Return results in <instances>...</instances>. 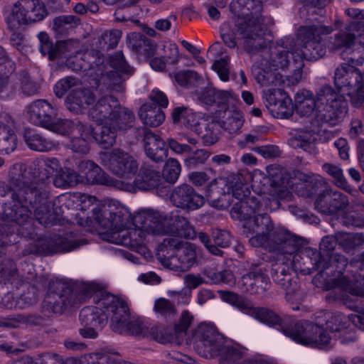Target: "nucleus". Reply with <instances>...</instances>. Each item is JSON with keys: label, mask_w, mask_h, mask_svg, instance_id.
<instances>
[{"label": "nucleus", "mask_w": 364, "mask_h": 364, "mask_svg": "<svg viewBox=\"0 0 364 364\" xmlns=\"http://www.w3.org/2000/svg\"><path fill=\"white\" fill-rule=\"evenodd\" d=\"M341 237V244L343 250L348 252L364 244V235L361 233H344Z\"/></svg>", "instance_id": "nucleus-64"}, {"label": "nucleus", "mask_w": 364, "mask_h": 364, "mask_svg": "<svg viewBox=\"0 0 364 364\" xmlns=\"http://www.w3.org/2000/svg\"><path fill=\"white\" fill-rule=\"evenodd\" d=\"M16 147V136L14 132L6 125L0 126V153L9 154Z\"/></svg>", "instance_id": "nucleus-47"}, {"label": "nucleus", "mask_w": 364, "mask_h": 364, "mask_svg": "<svg viewBox=\"0 0 364 364\" xmlns=\"http://www.w3.org/2000/svg\"><path fill=\"white\" fill-rule=\"evenodd\" d=\"M250 316L270 326H278L279 328L284 332L287 325L283 319L273 311L264 307L252 308Z\"/></svg>", "instance_id": "nucleus-35"}, {"label": "nucleus", "mask_w": 364, "mask_h": 364, "mask_svg": "<svg viewBox=\"0 0 364 364\" xmlns=\"http://www.w3.org/2000/svg\"><path fill=\"white\" fill-rule=\"evenodd\" d=\"M244 123L242 113L237 110L230 111L226 119L223 122V127L230 134H237Z\"/></svg>", "instance_id": "nucleus-50"}, {"label": "nucleus", "mask_w": 364, "mask_h": 364, "mask_svg": "<svg viewBox=\"0 0 364 364\" xmlns=\"http://www.w3.org/2000/svg\"><path fill=\"white\" fill-rule=\"evenodd\" d=\"M89 117L95 122L108 120L118 131L129 129L135 122L134 112L121 106L118 100L112 95L99 99L89 110Z\"/></svg>", "instance_id": "nucleus-9"}, {"label": "nucleus", "mask_w": 364, "mask_h": 364, "mask_svg": "<svg viewBox=\"0 0 364 364\" xmlns=\"http://www.w3.org/2000/svg\"><path fill=\"white\" fill-rule=\"evenodd\" d=\"M78 303L72 287L63 279L50 280L43 301L44 311L62 314L68 308Z\"/></svg>", "instance_id": "nucleus-12"}, {"label": "nucleus", "mask_w": 364, "mask_h": 364, "mask_svg": "<svg viewBox=\"0 0 364 364\" xmlns=\"http://www.w3.org/2000/svg\"><path fill=\"white\" fill-rule=\"evenodd\" d=\"M171 203L174 205H204L208 200L198 193L188 184H182L173 188L169 196Z\"/></svg>", "instance_id": "nucleus-26"}, {"label": "nucleus", "mask_w": 364, "mask_h": 364, "mask_svg": "<svg viewBox=\"0 0 364 364\" xmlns=\"http://www.w3.org/2000/svg\"><path fill=\"white\" fill-rule=\"evenodd\" d=\"M245 290L251 294H262L269 287V278L256 265L250 271L241 277Z\"/></svg>", "instance_id": "nucleus-27"}, {"label": "nucleus", "mask_w": 364, "mask_h": 364, "mask_svg": "<svg viewBox=\"0 0 364 364\" xmlns=\"http://www.w3.org/2000/svg\"><path fill=\"white\" fill-rule=\"evenodd\" d=\"M23 139L29 149L41 152L50 151L55 149L58 144L55 141L46 139L31 128L24 129Z\"/></svg>", "instance_id": "nucleus-32"}, {"label": "nucleus", "mask_w": 364, "mask_h": 364, "mask_svg": "<svg viewBox=\"0 0 364 364\" xmlns=\"http://www.w3.org/2000/svg\"><path fill=\"white\" fill-rule=\"evenodd\" d=\"M272 112L276 113L277 117L288 118L293 113V104L291 100L285 95L281 97L275 106L270 108Z\"/></svg>", "instance_id": "nucleus-62"}, {"label": "nucleus", "mask_w": 364, "mask_h": 364, "mask_svg": "<svg viewBox=\"0 0 364 364\" xmlns=\"http://www.w3.org/2000/svg\"><path fill=\"white\" fill-rule=\"evenodd\" d=\"M331 26L312 23L299 27L297 41L300 48L291 51L282 48L272 53L270 59H266L274 70H289L291 75L286 76L292 84L298 83L302 78L304 59L316 60L326 53V47L322 43V36L332 32Z\"/></svg>", "instance_id": "nucleus-3"}, {"label": "nucleus", "mask_w": 364, "mask_h": 364, "mask_svg": "<svg viewBox=\"0 0 364 364\" xmlns=\"http://www.w3.org/2000/svg\"><path fill=\"white\" fill-rule=\"evenodd\" d=\"M19 90L25 96H33L38 93L40 85L27 72L20 73Z\"/></svg>", "instance_id": "nucleus-48"}, {"label": "nucleus", "mask_w": 364, "mask_h": 364, "mask_svg": "<svg viewBox=\"0 0 364 364\" xmlns=\"http://www.w3.org/2000/svg\"><path fill=\"white\" fill-rule=\"evenodd\" d=\"M247 348L239 345L226 346L222 350L220 364H244L241 359L245 355Z\"/></svg>", "instance_id": "nucleus-39"}, {"label": "nucleus", "mask_w": 364, "mask_h": 364, "mask_svg": "<svg viewBox=\"0 0 364 364\" xmlns=\"http://www.w3.org/2000/svg\"><path fill=\"white\" fill-rule=\"evenodd\" d=\"M40 38V52L43 55H48L49 60H53L58 58L57 43L53 46L49 40L48 35L45 33L39 34Z\"/></svg>", "instance_id": "nucleus-63"}, {"label": "nucleus", "mask_w": 364, "mask_h": 364, "mask_svg": "<svg viewBox=\"0 0 364 364\" xmlns=\"http://www.w3.org/2000/svg\"><path fill=\"white\" fill-rule=\"evenodd\" d=\"M181 172V166L178 161L170 158L165 164L163 170V176L170 183H174L178 180Z\"/></svg>", "instance_id": "nucleus-52"}, {"label": "nucleus", "mask_w": 364, "mask_h": 364, "mask_svg": "<svg viewBox=\"0 0 364 364\" xmlns=\"http://www.w3.org/2000/svg\"><path fill=\"white\" fill-rule=\"evenodd\" d=\"M81 176L70 168H63L56 173L53 184L58 188L71 187L81 181Z\"/></svg>", "instance_id": "nucleus-41"}, {"label": "nucleus", "mask_w": 364, "mask_h": 364, "mask_svg": "<svg viewBox=\"0 0 364 364\" xmlns=\"http://www.w3.org/2000/svg\"><path fill=\"white\" fill-rule=\"evenodd\" d=\"M326 261L328 262L329 268L332 267L333 271L338 274H343L348 268L346 274L343 275L338 280V286L343 291V288L341 287V281L343 277L353 281L355 277H358L359 272H364V264L362 262L356 260L348 263L347 258L341 254H332L326 258Z\"/></svg>", "instance_id": "nucleus-21"}, {"label": "nucleus", "mask_w": 364, "mask_h": 364, "mask_svg": "<svg viewBox=\"0 0 364 364\" xmlns=\"http://www.w3.org/2000/svg\"><path fill=\"white\" fill-rule=\"evenodd\" d=\"M355 45V33L350 31V24L346 28L334 36L332 46L334 49L344 48L345 50H350L352 46Z\"/></svg>", "instance_id": "nucleus-45"}, {"label": "nucleus", "mask_w": 364, "mask_h": 364, "mask_svg": "<svg viewBox=\"0 0 364 364\" xmlns=\"http://www.w3.org/2000/svg\"><path fill=\"white\" fill-rule=\"evenodd\" d=\"M261 70L256 76L257 82L263 87L279 86L284 82V77L268 63L267 60L261 62Z\"/></svg>", "instance_id": "nucleus-34"}, {"label": "nucleus", "mask_w": 364, "mask_h": 364, "mask_svg": "<svg viewBox=\"0 0 364 364\" xmlns=\"http://www.w3.org/2000/svg\"><path fill=\"white\" fill-rule=\"evenodd\" d=\"M316 318V322L308 320L297 321L292 326H287L284 328V334L291 338L295 342L304 346H309L313 341V335L318 329L320 321L318 318L325 316L326 313L321 311Z\"/></svg>", "instance_id": "nucleus-20"}, {"label": "nucleus", "mask_w": 364, "mask_h": 364, "mask_svg": "<svg viewBox=\"0 0 364 364\" xmlns=\"http://www.w3.org/2000/svg\"><path fill=\"white\" fill-rule=\"evenodd\" d=\"M316 140V131H301L290 138L289 144L294 149H301L310 151L311 146Z\"/></svg>", "instance_id": "nucleus-40"}, {"label": "nucleus", "mask_w": 364, "mask_h": 364, "mask_svg": "<svg viewBox=\"0 0 364 364\" xmlns=\"http://www.w3.org/2000/svg\"><path fill=\"white\" fill-rule=\"evenodd\" d=\"M154 311L157 315L166 318L174 316L177 311L173 303L162 297L155 301Z\"/></svg>", "instance_id": "nucleus-55"}, {"label": "nucleus", "mask_w": 364, "mask_h": 364, "mask_svg": "<svg viewBox=\"0 0 364 364\" xmlns=\"http://www.w3.org/2000/svg\"><path fill=\"white\" fill-rule=\"evenodd\" d=\"M107 168L115 176L124 178H132L138 171L137 161L127 152L117 149L106 154Z\"/></svg>", "instance_id": "nucleus-17"}, {"label": "nucleus", "mask_w": 364, "mask_h": 364, "mask_svg": "<svg viewBox=\"0 0 364 364\" xmlns=\"http://www.w3.org/2000/svg\"><path fill=\"white\" fill-rule=\"evenodd\" d=\"M95 101V95L89 89L75 88L68 95L65 100L67 108L72 112L80 114L87 105Z\"/></svg>", "instance_id": "nucleus-28"}, {"label": "nucleus", "mask_w": 364, "mask_h": 364, "mask_svg": "<svg viewBox=\"0 0 364 364\" xmlns=\"http://www.w3.org/2000/svg\"><path fill=\"white\" fill-rule=\"evenodd\" d=\"M37 364H119L118 358L102 351L85 354L80 359L69 358L65 361L58 354H43Z\"/></svg>", "instance_id": "nucleus-18"}, {"label": "nucleus", "mask_w": 364, "mask_h": 364, "mask_svg": "<svg viewBox=\"0 0 364 364\" xmlns=\"http://www.w3.org/2000/svg\"><path fill=\"white\" fill-rule=\"evenodd\" d=\"M219 293L223 301L250 316L253 306L247 299L232 291H220Z\"/></svg>", "instance_id": "nucleus-38"}, {"label": "nucleus", "mask_w": 364, "mask_h": 364, "mask_svg": "<svg viewBox=\"0 0 364 364\" xmlns=\"http://www.w3.org/2000/svg\"><path fill=\"white\" fill-rule=\"evenodd\" d=\"M305 253L311 259L314 269L324 271L329 268L328 262L321 251L318 252L316 249L308 247L305 250Z\"/></svg>", "instance_id": "nucleus-61"}, {"label": "nucleus", "mask_w": 364, "mask_h": 364, "mask_svg": "<svg viewBox=\"0 0 364 364\" xmlns=\"http://www.w3.org/2000/svg\"><path fill=\"white\" fill-rule=\"evenodd\" d=\"M36 173L28 171L24 164H16L10 169L11 189L4 191L0 185V196H10L11 201L18 205H45L48 203V193L34 186Z\"/></svg>", "instance_id": "nucleus-8"}, {"label": "nucleus", "mask_w": 364, "mask_h": 364, "mask_svg": "<svg viewBox=\"0 0 364 364\" xmlns=\"http://www.w3.org/2000/svg\"><path fill=\"white\" fill-rule=\"evenodd\" d=\"M322 169L333 178L334 184L338 187L343 188L346 187L347 182L343 176V170L339 166L325 163L322 165Z\"/></svg>", "instance_id": "nucleus-56"}, {"label": "nucleus", "mask_w": 364, "mask_h": 364, "mask_svg": "<svg viewBox=\"0 0 364 364\" xmlns=\"http://www.w3.org/2000/svg\"><path fill=\"white\" fill-rule=\"evenodd\" d=\"M129 46L136 54L138 58L143 60L153 57L157 50V45L154 41L136 33H134L130 36Z\"/></svg>", "instance_id": "nucleus-30"}, {"label": "nucleus", "mask_w": 364, "mask_h": 364, "mask_svg": "<svg viewBox=\"0 0 364 364\" xmlns=\"http://www.w3.org/2000/svg\"><path fill=\"white\" fill-rule=\"evenodd\" d=\"M104 63V58L100 54L91 50L85 53H77L73 56L67 58L66 65L74 71L87 70H101V66Z\"/></svg>", "instance_id": "nucleus-22"}, {"label": "nucleus", "mask_w": 364, "mask_h": 364, "mask_svg": "<svg viewBox=\"0 0 364 364\" xmlns=\"http://www.w3.org/2000/svg\"><path fill=\"white\" fill-rule=\"evenodd\" d=\"M343 291L349 293L353 296L364 297V271L359 272L358 277H355L354 280H349L347 277H343L341 281Z\"/></svg>", "instance_id": "nucleus-44"}, {"label": "nucleus", "mask_w": 364, "mask_h": 364, "mask_svg": "<svg viewBox=\"0 0 364 364\" xmlns=\"http://www.w3.org/2000/svg\"><path fill=\"white\" fill-rule=\"evenodd\" d=\"M196 350L198 353L206 358H213L221 351L223 336L210 324H201L196 335Z\"/></svg>", "instance_id": "nucleus-14"}, {"label": "nucleus", "mask_w": 364, "mask_h": 364, "mask_svg": "<svg viewBox=\"0 0 364 364\" xmlns=\"http://www.w3.org/2000/svg\"><path fill=\"white\" fill-rule=\"evenodd\" d=\"M96 306H87L82 309L80 321L82 326H92L103 328L110 318V328L121 335H146L147 329L134 317H132L125 302L107 291L95 296Z\"/></svg>", "instance_id": "nucleus-4"}, {"label": "nucleus", "mask_w": 364, "mask_h": 364, "mask_svg": "<svg viewBox=\"0 0 364 364\" xmlns=\"http://www.w3.org/2000/svg\"><path fill=\"white\" fill-rule=\"evenodd\" d=\"M292 264L275 260L272 266V277L275 283L283 288L287 294H293L298 289L297 282L293 279Z\"/></svg>", "instance_id": "nucleus-23"}, {"label": "nucleus", "mask_w": 364, "mask_h": 364, "mask_svg": "<svg viewBox=\"0 0 364 364\" xmlns=\"http://www.w3.org/2000/svg\"><path fill=\"white\" fill-rule=\"evenodd\" d=\"M261 3L256 1V11L239 18L234 25L223 23L220 28V36L224 43L230 48L237 46V40H243L244 47L248 52L257 50L265 45L262 19L259 14Z\"/></svg>", "instance_id": "nucleus-7"}, {"label": "nucleus", "mask_w": 364, "mask_h": 364, "mask_svg": "<svg viewBox=\"0 0 364 364\" xmlns=\"http://www.w3.org/2000/svg\"><path fill=\"white\" fill-rule=\"evenodd\" d=\"M296 111L301 117H309L315 112L318 125L335 126L347 112V102L343 95L329 85L321 87L316 96L309 90L297 93Z\"/></svg>", "instance_id": "nucleus-6"}, {"label": "nucleus", "mask_w": 364, "mask_h": 364, "mask_svg": "<svg viewBox=\"0 0 364 364\" xmlns=\"http://www.w3.org/2000/svg\"><path fill=\"white\" fill-rule=\"evenodd\" d=\"M310 1V4H305L300 9V14L302 17H305L306 16H309L306 19L312 21L309 24L312 23H319L318 21H315L317 18L314 17V14L316 13L317 10L320 12H322V7L324 6L327 3L329 2V0H309Z\"/></svg>", "instance_id": "nucleus-51"}, {"label": "nucleus", "mask_w": 364, "mask_h": 364, "mask_svg": "<svg viewBox=\"0 0 364 364\" xmlns=\"http://www.w3.org/2000/svg\"><path fill=\"white\" fill-rule=\"evenodd\" d=\"M95 140L103 149L111 148L116 141L117 129L108 120L96 122Z\"/></svg>", "instance_id": "nucleus-33"}, {"label": "nucleus", "mask_w": 364, "mask_h": 364, "mask_svg": "<svg viewBox=\"0 0 364 364\" xmlns=\"http://www.w3.org/2000/svg\"><path fill=\"white\" fill-rule=\"evenodd\" d=\"M74 128V122L66 119L54 117L45 129L60 135L68 134Z\"/></svg>", "instance_id": "nucleus-53"}, {"label": "nucleus", "mask_w": 364, "mask_h": 364, "mask_svg": "<svg viewBox=\"0 0 364 364\" xmlns=\"http://www.w3.org/2000/svg\"><path fill=\"white\" fill-rule=\"evenodd\" d=\"M167 245L176 249L173 255L165 259L164 265L173 271L185 272L196 263V252L193 246L188 242L183 243L175 240H169Z\"/></svg>", "instance_id": "nucleus-16"}, {"label": "nucleus", "mask_w": 364, "mask_h": 364, "mask_svg": "<svg viewBox=\"0 0 364 364\" xmlns=\"http://www.w3.org/2000/svg\"><path fill=\"white\" fill-rule=\"evenodd\" d=\"M220 129L221 126L218 122L213 120L210 122H207L205 120L202 124L200 129H199V132L196 133L202 134L204 144L210 146L218 141Z\"/></svg>", "instance_id": "nucleus-43"}, {"label": "nucleus", "mask_w": 364, "mask_h": 364, "mask_svg": "<svg viewBox=\"0 0 364 364\" xmlns=\"http://www.w3.org/2000/svg\"><path fill=\"white\" fill-rule=\"evenodd\" d=\"M47 15L46 6L41 0H18L5 11L4 18L7 28L16 31L42 21Z\"/></svg>", "instance_id": "nucleus-10"}, {"label": "nucleus", "mask_w": 364, "mask_h": 364, "mask_svg": "<svg viewBox=\"0 0 364 364\" xmlns=\"http://www.w3.org/2000/svg\"><path fill=\"white\" fill-rule=\"evenodd\" d=\"M26 113L31 123L45 128L57 117L58 109L45 100H36L26 107Z\"/></svg>", "instance_id": "nucleus-19"}, {"label": "nucleus", "mask_w": 364, "mask_h": 364, "mask_svg": "<svg viewBox=\"0 0 364 364\" xmlns=\"http://www.w3.org/2000/svg\"><path fill=\"white\" fill-rule=\"evenodd\" d=\"M80 25V19L73 15L60 16L53 20V29L58 35H67Z\"/></svg>", "instance_id": "nucleus-37"}, {"label": "nucleus", "mask_w": 364, "mask_h": 364, "mask_svg": "<svg viewBox=\"0 0 364 364\" xmlns=\"http://www.w3.org/2000/svg\"><path fill=\"white\" fill-rule=\"evenodd\" d=\"M77 168L88 183L116 187L117 182H122V181H116L109 177L98 165L92 161L87 160L79 162Z\"/></svg>", "instance_id": "nucleus-25"}, {"label": "nucleus", "mask_w": 364, "mask_h": 364, "mask_svg": "<svg viewBox=\"0 0 364 364\" xmlns=\"http://www.w3.org/2000/svg\"><path fill=\"white\" fill-rule=\"evenodd\" d=\"M139 115L144 124L154 127L159 126L165 119L164 112L149 104H144L141 107Z\"/></svg>", "instance_id": "nucleus-36"}, {"label": "nucleus", "mask_w": 364, "mask_h": 364, "mask_svg": "<svg viewBox=\"0 0 364 364\" xmlns=\"http://www.w3.org/2000/svg\"><path fill=\"white\" fill-rule=\"evenodd\" d=\"M210 156V153L205 149H197L191 155L188 156L184 160L185 166L190 168L194 169L199 166L205 164L207 160Z\"/></svg>", "instance_id": "nucleus-60"}, {"label": "nucleus", "mask_w": 364, "mask_h": 364, "mask_svg": "<svg viewBox=\"0 0 364 364\" xmlns=\"http://www.w3.org/2000/svg\"><path fill=\"white\" fill-rule=\"evenodd\" d=\"M180 112L181 113L184 112V113L186 114V119L184 121L183 124L188 128L192 129L193 132H199V129H200L204 120H200L198 116L196 115L192 109H190L188 107H178L173 109L172 112V119L173 122H178V118L177 117L178 113H180Z\"/></svg>", "instance_id": "nucleus-42"}, {"label": "nucleus", "mask_w": 364, "mask_h": 364, "mask_svg": "<svg viewBox=\"0 0 364 364\" xmlns=\"http://www.w3.org/2000/svg\"><path fill=\"white\" fill-rule=\"evenodd\" d=\"M163 183V177L159 171L151 165L144 164L140 168L138 178L132 183L117 182L116 188L131 193L156 188L157 194L163 196L168 192V187L164 186Z\"/></svg>", "instance_id": "nucleus-13"}, {"label": "nucleus", "mask_w": 364, "mask_h": 364, "mask_svg": "<svg viewBox=\"0 0 364 364\" xmlns=\"http://www.w3.org/2000/svg\"><path fill=\"white\" fill-rule=\"evenodd\" d=\"M84 243L79 240H68L63 237L41 238L24 250V255H50L57 252H70L80 247Z\"/></svg>", "instance_id": "nucleus-15"}, {"label": "nucleus", "mask_w": 364, "mask_h": 364, "mask_svg": "<svg viewBox=\"0 0 364 364\" xmlns=\"http://www.w3.org/2000/svg\"><path fill=\"white\" fill-rule=\"evenodd\" d=\"M26 297L22 295L18 299H15L13 294L10 292L4 293V296L0 294V307L6 309H24L30 305V303L26 301Z\"/></svg>", "instance_id": "nucleus-59"}, {"label": "nucleus", "mask_w": 364, "mask_h": 364, "mask_svg": "<svg viewBox=\"0 0 364 364\" xmlns=\"http://www.w3.org/2000/svg\"><path fill=\"white\" fill-rule=\"evenodd\" d=\"M31 170L36 173V180L45 181L60 171L61 166L55 158H38L33 162Z\"/></svg>", "instance_id": "nucleus-31"}, {"label": "nucleus", "mask_w": 364, "mask_h": 364, "mask_svg": "<svg viewBox=\"0 0 364 364\" xmlns=\"http://www.w3.org/2000/svg\"><path fill=\"white\" fill-rule=\"evenodd\" d=\"M122 36L119 30H111L103 32L98 37V47L101 49L109 50L114 48Z\"/></svg>", "instance_id": "nucleus-49"}, {"label": "nucleus", "mask_w": 364, "mask_h": 364, "mask_svg": "<svg viewBox=\"0 0 364 364\" xmlns=\"http://www.w3.org/2000/svg\"><path fill=\"white\" fill-rule=\"evenodd\" d=\"M323 323L320 321L318 324V329L313 335V341L309 345L312 347L320 348H330L331 346V337L326 329L322 326Z\"/></svg>", "instance_id": "nucleus-57"}, {"label": "nucleus", "mask_w": 364, "mask_h": 364, "mask_svg": "<svg viewBox=\"0 0 364 364\" xmlns=\"http://www.w3.org/2000/svg\"><path fill=\"white\" fill-rule=\"evenodd\" d=\"M115 209L113 211L107 206H97L93 208L92 215L87 216L86 208L82 207L76 214L77 223L102 233L122 232L127 229L130 230V238L135 240L136 235L143 237L145 231L190 240L196 237L194 228L178 210L167 215L143 209L133 215L126 206H116Z\"/></svg>", "instance_id": "nucleus-1"}, {"label": "nucleus", "mask_w": 364, "mask_h": 364, "mask_svg": "<svg viewBox=\"0 0 364 364\" xmlns=\"http://www.w3.org/2000/svg\"><path fill=\"white\" fill-rule=\"evenodd\" d=\"M295 178L299 183L295 185L294 191L300 197H311L317 188L324 183V178L319 175L307 174L297 171Z\"/></svg>", "instance_id": "nucleus-29"}, {"label": "nucleus", "mask_w": 364, "mask_h": 364, "mask_svg": "<svg viewBox=\"0 0 364 364\" xmlns=\"http://www.w3.org/2000/svg\"><path fill=\"white\" fill-rule=\"evenodd\" d=\"M18 275L16 264L9 257L0 255V283L9 282Z\"/></svg>", "instance_id": "nucleus-46"}, {"label": "nucleus", "mask_w": 364, "mask_h": 364, "mask_svg": "<svg viewBox=\"0 0 364 364\" xmlns=\"http://www.w3.org/2000/svg\"><path fill=\"white\" fill-rule=\"evenodd\" d=\"M350 315L348 317L343 314L336 312L333 314L328 320H326V317L323 321L326 323L327 328L332 332L341 331L348 328V323L351 321L350 319Z\"/></svg>", "instance_id": "nucleus-54"}, {"label": "nucleus", "mask_w": 364, "mask_h": 364, "mask_svg": "<svg viewBox=\"0 0 364 364\" xmlns=\"http://www.w3.org/2000/svg\"><path fill=\"white\" fill-rule=\"evenodd\" d=\"M350 206H343L340 210V218L343 223L346 225L362 227L364 225L363 215H359L354 211H349Z\"/></svg>", "instance_id": "nucleus-58"}, {"label": "nucleus", "mask_w": 364, "mask_h": 364, "mask_svg": "<svg viewBox=\"0 0 364 364\" xmlns=\"http://www.w3.org/2000/svg\"><path fill=\"white\" fill-rule=\"evenodd\" d=\"M259 207L233 206L230 214L234 219L246 221L243 233L252 246L264 247L275 255V260L292 264L294 254L304 245V239L285 228H274L270 217L261 213Z\"/></svg>", "instance_id": "nucleus-2"}, {"label": "nucleus", "mask_w": 364, "mask_h": 364, "mask_svg": "<svg viewBox=\"0 0 364 364\" xmlns=\"http://www.w3.org/2000/svg\"><path fill=\"white\" fill-rule=\"evenodd\" d=\"M144 135V147L146 156L155 162L163 161L168 156V149L161 137L150 130L143 128L139 130Z\"/></svg>", "instance_id": "nucleus-24"}, {"label": "nucleus", "mask_w": 364, "mask_h": 364, "mask_svg": "<svg viewBox=\"0 0 364 364\" xmlns=\"http://www.w3.org/2000/svg\"><path fill=\"white\" fill-rule=\"evenodd\" d=\"M0 206V219L12 224H0V246L14 243L10 239L15 232L25 237L35 235L33 220L29 213L34 212L38 222L45 226L56 225L61 220V206Z\"/></svg>", "instance_id": "nucleus-5"}, {"label": "nucleus", "mask_w": 364, "mask_h": 364, "mask_svg": "<svg viewBox=\"0 0 364 364\" xmlns=\"http://www.w3.org/2000/svg\"><path fill=\"white\" fill-rule=\"evenodd\" d=\"M362 62L353 58L348 59V63H343L335 71L334 82L338 89L346 87L349 91L355 90L352 95L353 102L360 106L364 101V73H362L355 65Z\"/></svg>", "instance_id": "nucleus-11"}]
</instances>
